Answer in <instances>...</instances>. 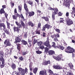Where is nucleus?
I'll use <instances>...</instances> for the list:
<instances>
[{
  "instance_id": "1",
  "label": "nucleus",
  "mask_w": 75,
  "mask_h": 75,
  "mask_svg": "<svg viewBox=\"0 0 75 75\" xmlns=\"http://www.w3.org/2000/svg\"><path fill=\"white\" fill-rule=\"evenodd\" d=\"M1 52L0 51V55H1V57H0V67L1 68H3L5 66V62L4 59V53H0Z\"/></svg>"
},
{
  "instance_id": "2",
  "label": "nucleus",
  "mask_w": 75,
  "mask_h": 75,
  "mask_svg": "<svg viewBox=\"0 0 75 75\" xmlns=\"http://www.w3.org/2000/svg\"><path fill=\"white\" fill-rule=\"evenodd\" d=\"M24 8L25 10V12H26V14H29V16L30 17H32V16H33L34 14H35V12L33 11H32L31 12H29V9L28 8V6L26 4L25 2L24 3Z\"/></svg>"
},
{
  "instance_id": "3",
  "label": "nucleus",
  "mask_w": 75,
  "mask_h": 75,
  "mask_svg": "<svg viewBox=\"0 0 75 75\" xmlns=\"http://www.w3.org/2000/svg\"><path fill=\"white\" fill-rule=\"evenodd\" d=\"M16 24L17 25V27H14L13 28V31L14 32H17L18 33H19L20 30V28H22V25L20 23H19L18 22L16 21L15 22Z\"/></svg>"
},
{
  "instance_id": "4",
  "label": "nucleus",
  "mask_w": 75,
  "mask_h": 75,
  "mask_svg": "<svg viewBox=\"0 0 75 75\" xmlns=\"http://www.w3.org/2000/svg\"><path fill=\"white\" fill-rule=\"evenodd\" d=\"M64 51L67 53H73L75 51V49L70 46H68L65 49Z\"/></svg>"
},
{
  "instance_id": "5",
  "label": "nucleus",
  "mask_w": 75,
  "mask_h": 75,
  "mask_svg": "<svg viewBox=\"0 0 75 75\" xmlns=\"http://www.w3.org/2000/svg\"><path fill=\"white\" fill-rule=\"evenodd\" d=\"M54 12L52 14V21H54V20H55V14H57L58 13V8H54Z\"/></svg>"
},
{
  "instance_id": "6",
  "label": "nucleus",
  "mask_w": 75,
  "mask_h": 75,
  "mask_svg": "<svg viewBox=\"0 0 75 75\" xmlns=\"http://www.w3.org/2000/svg\"><path fill=\"white\" fill-rule=\"evenodd\" d=\"M52 28V26L49 25L48 24H46L45 25L43 26L42 27V31H45L46 28H47V30H49L50 28Z\"/></svg>"
},
{
  "instance_id": "7",
  "label": "nucleus",
  "mask_w": 75,
  "mask_h": 75,
  "mask_svg": "<svg viewBox=\"0 0 75 75\" xmlns=\"http://www.w3.org/2000/svg\"><path fill=\"white\" fill-rule=\"evenodd\" d=\"M10 40L9 39H7L5 40V41L4 42V44L5 45H6L5 47L6 48L7 47H10L11 46V44L10 43Z\"/></svg>"
},
{
  "instance_id": "8",
  "label": "nucleus",
  "mask_w": 75,
  "mask_h": 75,
  "mask_svg": "<svg viewBox=\"0 0 75 75\" xmlns=\"http://www.w3.org/2000/svg\"><path fill=\"white\" fill-rule=\"evenodd\" d=\"M66 21L67 25H72V24H73L74 23V22H73L72 20L69 18V17H68L67 18Z\"/></svg>"
},
{
  "instance_id": "9",
  "label": "nucleus",
  "mask_w": 75,
  "mask_h": 75,
  "mask_svg": "<svg viewBox=\"0 0 75 75\" xmlns=\"http://www.w3.org/2000/svg\"><path fill=\"white\" fill-rule=\"evenodd\" d=\"M21 39H22V36L21 35L19 36V35H18V37L16 38L15 39V41L14 42V43L16 44L17 43V42H20L21 41Z\"/></svg>"
},
{
  "instance_id": "10",
  "label": "nucleus",
  "mask_w": 75,
  "mask_h": 75,
  "mask_svg": "<svg viewBox=\"0 0 75 75\" xmlns=\"http://www.w3.org/2000/svg\"><path fill=\"white\" fill-rule=\"evenodd\" d=\"M70 3H71V0H66L64 1L63 4L64 6H66V7H67V6L69 7L70 5Z\"/></svg>"
},
{
  "instance_id": "11",
  "label": "nucleus",
  "mask_w": 75,
  "mask_h": 75,
  "mask_svg": "<svg viewBox=\"0 0 75 75\" xmlns=\"http://www.w3.org/2000/svg\"><path fill=\"white\" fill-rule=\"evenodd\" d=\"M44 45L46 46L48 48H51V46L50 45V42L48 41H46L44 43Z\"/></svg>"
},
{
  "instance_id": "12",
  "label": "nucleus",
  "mask_w": 75,
  "mask_h": 75,
  "mask_svg": "<svg viewBox=\"0 0 75 75\" xmlns=\"http://www.w3.org/2000/svg\"><path fill=\"white\" fill-rule=\"evenodd\" d=\"M53 67L54 69H62V67L60 65L57 64V65H54L53 66Z\"/></svg>"
},
{
  "instance_id": "13",
  "label": "nucleus",
  "mask_w": 75,
  "mask_h": 75,
  "mask_svg": "<svg viewBox=\"0 0 75 75\" xmlns=\"http://www.w3.org/2000/svg\"><path fill=\"white\" fill-rule=\"evenodd\" d=\"M39 75H47V70L46 69H44L42 71H40L39 72Z\"/></svg>"
},
{
  "instance_id": "14",
  "label": "nucleus",
  "mask_w": 75,
  "mask_h": 75,
  "mask_svg": "<svg viewBox=\"0 0 75 75\" xmlns=\"http://www.w3.org/2000/svg\"><path fill=\"white\" fill-rule=\"evenodd\" d=\"M52 57L54 59H55L56 61H60V60L61 59V57H60L59 56H58L57 57L55 56H53Z\"/></svg>"
},
{
  "instance_id": "15",
  "label": "nucleus",
  "mask_w": 75,
  "mask_h": 75,
  "mask_svg": "<svg viewBox=\"0 0 75 75\" xmlns=\"http://www.w3.org/2000/svg\"><path fill=\"white\" fill-rule=\"evenodd\" d=\"M48 53L49 55H52L55 54V51L52 50H49Z\"/></svg>"
},
{
  "instance_id": "16",
  "label": "nucleus",
  "mask_w": 75,
  "mask_h": 75,
  "mask_svg": "<svg viewBox=\"0 0 75 75\" xmlns=\"http://www.w3.org/2000/svg\"><path fill=\"white\" fill-rule=\"evenodd\" d=\"M16 46L17 47V50L19 51H21V44L20 43H16Z\"/></svg>"
},
{
  "instance_id": "17",
  "label": "nucleus",
  "mask_w": 75,
  "mask_h": 75,
  "mask_svg": "<svg viewBox=\"0 0 75 75\" xmlns=\"http://www.w3.org/2000/svg\"><path fill=\"white\" fill-rule=\"evenodd\" d=\"M41 18L42 19H44L46 21H49V18L48 16H43L41 17Z\"/></svg>"
},
{
  "instance_id": "18",
  "label": "nucleus",
  "mask_w": 75,
  "mask_h": 75,
  "mask_svg": "<svg viewBox=\"0 0 75 75\" xmlns=\"http://www.w3.org/2000/svg\"><path fill=\"white\" fill-rule=\"evenodd\" d=\"M50 60H48L47 61H45L44 62V65H48V64H50Z\"/></svg>"
},
{
  "instance_id": "19",
  "label": "nucleus",
  "mask_w": 75,
  "mask_h": 75,
  "mask_svg": "<svg viewBox=\"0 0 75 75\" xmlns=\"http://www.w3.org/2000/svg\"><path fill=\"white\" fill-rule=\"evenodd\" d=\"M28 24L29 26H31L32 27H34V24L31 21L29 22L28 23Z\"/></svg>"
},
{
  "instance_id": "20",
  "label": "nucleus",
  "mask_w": 75,
  "mask_h": 75,
  "mask_svg": "<svg viewBox=\"0 0 75 75\" xmlns=\"http://www.w3.org/2000/svg\"><path fill=\"white\" fill-rule=\"evenodd\" d=\"M3 30L5 33H6L7 35H10V32L9 31L7 30L6 29V28H5L3 29Z\"/></svg>"
},
{
  "instance_id": "21",
  "label": "nucleus",
  "mask_w": 75,
  "mask_h": 75,
  "mask_svg": "<svg viewBox=\"0 0 75 75\" xmlns=\"http://www.w3.org/2000/svg\"><path fill=\"white\" fill-rule=\"evenodd\" d=\"M11 67L13 69H16V65L14 63H13L11 65Z\"/></svg>"
},
{
  "instance_id": "22",
  "label": "nucleus",
  "mask_w": 75,
  "mask_h": 75,
  "mask_svg": "<svg viewBox=\"0 0 75 75\" xmlns=\"http://www.w3.org/2000/svg\"><path fill=\"white\" fill-rule=\"evenodd\" d=\"M68 65L71 69H73L74 65L72 63H69Z\"/></svg>"
},
{
  "instance_id": "23",
  "label": "nucleus",
  "mask_w": 75,
  "mask_h": 75,
  "mask_svg": "<svg viewBox=\"0 0 75 75\" xmlns=\"http://www.w3.org/2000/svg\"><path fill=\"white\" fill-rule=\"evenodd\" d=\"M37 71H38V68L37 67H35L33 70V72L35 74H37Z\"/></svg>"
},
{
  "instance_id": "24",
  "label": "nucleus",
  "mask_w": 75,
  "mask_h": 75,
  "mask_svg": "<svg viewBox=\"0 0 75 75\" xmlns=\"http://www.w3.org/2000/svg\"><path fill=\"white\" fill-rule=\"evenodd\" d=\"M21 41L22 42H23V45H28V43H27V42L25 41V40H22Z\"/></svg>"
},
{
  "instance_id": "25",
  "label": "nucleus",
  "mask_w": 75,
  "mask_h": 75,
  "mask_svg": "<svg viewBox=\"0 0 75 75\" xmlns=\"http://www.w3.org/2000/svg\"><path fill=\"white\" fill-rule=\"evenodd\" d=\"M3 27L4 29L6 28V25L4 23H2L0 22V27Z\"/></svg>"
},
{
  "instance_id": "26",
  "label": "nucleus",
  "mask_w": 75,
  "mask_h": 75,
  "mask_svg": "<svg viewBox=\"0 0 75 75\" xmlns=\"http://www.w3.org/2000/svg\"><path fill=\"white\" fill-rule=\"evenodd\" d=\"M54 30H55V31L58 33H61V32H60V30L59 29H57V28L55 27H54Z\"/></svg>"
},
{
  "instance_id": "27",
  "label": "nucleus",
  "mask_w": 75,
  "mask_h": 75,
  "mask_svg": "<svg viewBox=\"0 0 75 75\" xmlns=\"http://www.w3.org/2000/svg\"><path fill=\"white\" fill-rule=\"evenodd\" d=\"M43 44V42L42 41H40L37 42V44L38 46H41Z\"/></svg>"
},
{
  "instance_id": "28",
  "label": "nucleus",
  "mask_w": 75,
  "mask_h": 75,
  "mask_svg": "<svg viewBox=\"0 0 75 75\" xmlns=\"http://www.w3.org/2000/svg\"><path fill=\"white\" fill-rule=\"evenodd\" d=\"M6 13L4 9L1 8L0 10V14L1 15L2 14H4Z\"/></svg>"
},
{
  "instance_id": "29",
  "label": "nucleus",
  "mask_w": 75,
  "mask_h": 75,
  "mask_svg": "<svg viewBox=\"0 0 75 75\" xmlns=\"http://www.w3.org/2000/svg\"><path fill=\"white\" fill-rule=\"evenodd\" d=\"M35 33H36V34H40L41 31L40 30H38V28H37L36 30V31H35Z\"/></svg>"
},
{
  "instance_id": "30",
  "label": "nucleus",
  "mask_w": 75,
  "mask_h": 75,
  "mask_svg": "<svg viewBox=\"0 0 75 75\" xmlns=\"http://www.w3.org/2000/svg\"><path fill=\"white\" fill-rule=\"evenodd\" d=\"M7 25V28L8 29H10V25L11 24L10 23H8V22L6 21V22Z\"/></svg>"
},
{
  "instance_id": "31",
  "label": "nucleus",
  "mask_w": 75,
  "mask_h": 75,
  "mask_svg": "<svg viewBox=\"0 0 75 75\" xmlns=\"http://www.w3.org/2000/svg\"><path fill=\"white\" fill-rule=\"evenodd\" d=\"M45 48V52L46 53H48V52H49V49L48 47H46Z\"/></svg>"
},
{
  "instance_id": "32",
  "label": "nucleus",
  "mask_w": 75,
  "mask_h": 75,
  "mask_svg": "<svg viewBox=\"0 0 75 75\" xmlns=\"http://www.w3.org/2000/svg\"><path fill=\"white\" fill-rule=\"evenodd\" d=\"M20 6H18V10L19 12H21V10H22V6L21 5H20Z\"/></svg>"
},
{
  "instance_id": "33",
  "label": "nucleus",
  "mask_w": 75,
  "mask_h": 75,
  "mask_svg": "<svg viewBox=\"0 0 75 75\" xmlns=\"http://www.w3.org/2000/svg\"><path fill=\"white\" fill-rule=\"evenodd\" d=\"M37 13H39V14H40V15H41L43 14V12H42L39 10H37Z\"/></svg>"
},
{
  "instance_id": "34",
  "label": "nucleus",
  "mask_w": 75,
  "mask_h": 75,
  "mask_svg": "<svg viewBox=\"0 0 75 75\" xmlns=\"http://www.w3.org/2000/svg\"><path fill=\"white\" fill-rule=\"evenodd\" d=\"M21 25H22V26L23 27H25V23L23 21H21Z\"/></svg>"
},
{
  "instance_id": "35",
  "label": "nucleus",
  "mask_w": 75,
  "mask_h": 75,
  "mask_svg": "<svg viewBox=\"0 0 75 75\" xmlns=\"http://www.w3.org/2000/svg\"><path fill=\"white\" fill-rule=\"evenodd\" d=\"M27 54H28V52H27V51L23 52H22V54L23 56H24V55H25Z\"/></svg>"
},
{
  "instance_id": "36",
  "label": "nucleus",
  "mask_w": 75,
  "mask_h": 75,
  "mask_svg": "<svg viewBox=\"0 0 75 75\" xmlns=\"http://www.w3.org/2000/svg\"><path fill=\"white\" fill-rule=\"evenodd\" d=\"M59 49H60L61 50H64V49L65 48V47H64L63 46L61 45L59 46Z\"/></svg>"
},
{
  "instance_id": "37",
  "label": "nucleus",
  "mask_w": 75,
  "mask_h": 75,
  "mask_svg": "<svg viewBox=\"0 0 75 75\" xmlns=\"http://www.w3.org/2000/svg\"><path fill=\"white\" fill-rule=\"evenodd\" d=\"M21 74L22 75H24V74H25V70L24 69H23L22 70H21Z\"/></svg>"
},
{
  "instance_id": "38",
  "label": "nucleus",
  "mask_w": 75,
  "mask_h": 75,
  "mask_svg": "<svg viewBox=\"0 0 75 75\" xmlns=\"http://www.w3.org/2000/svg\"><path fill=\"white\" fill-rule=\"evenodd\" d=\"M38 41L37 40H36L35 38H34L33 40V45H35V44Z\"/></svg>"
},
{
  "instance_id": "39",
  "label": "nucleus",
  "mask_w": 75,
  "mask_h": 75,
  "mask_svg": "<svg viewBox=\"0 0 75 75\" xmlns=\"http://www.w3.org/2000/svg\"><path fill=\"white\" fill-rule=\"evenodd\" d=\"M12 18L13 20H17V16L15 15H12Z\"/></svg>"
},
{
  "instance_id": "40",
  "label": "nucleus",
  "mask_w": 75,
  "mask_h": 75,
  "mask_svg": "<svg viewBox=\"0 0 75 75\" xmlns=\"http://www.w3.org/2000/svg\"><path fill=\"white\" fill-rule=\"evenodd\" d=\"M36 53H37L38 54H40L42 53V52L40 51V50H38L36 51Z\"/></svg>"
},
{
  "instance_id": "41",
  "label": "nucleus",
  "mask_w": 75,
  "mask_h": 75,
  "mask_svg": "<svg viewBox=\"0 0 75 75\" xmlns=\"http://www.w3.org/2000/svg\"><path fill=\"white\" fill-rule=\"evenodd\" d=\"M28 3L30 5H33V2L31 1H28Z\"/></svg>"
},
{
  "instance_id": "42",
  "label": "nucleus",
  "mask_w": 75,
  "mask_h": 75,
  "mask_svg": "<svg viewBox=\"0 0 75 75\" xmlns=\"http://www.w3.org/2000/svg\"><path fill=\"white\" fill-rule=\"evenodd\" d=\"M31 40L30 39H28V42L29 43L30 46L31 47L32 46V45H31Z\"/></svg>"
},
{
  "instance_id": "43",
  "label": "nucleus",
  "mask_w": 75,
  "mask_h": 75,
  "mask_svg": "<svg viewBox=\"0 0 75 75\" xmlns=\"http://www.w3.org/2000/svg\"><path fill=\"white\" fill-rule=\"evenodd\" d=\"M41 22H39L38 25V28H41Z\"/></svg>"
},
{
  "instance_id": "44",
  "label": "nucleus",
  "mask_w": 75,
  "mask_h": 75,
  "mask_svg": "<svg viewBox=\"0 0 75 75\" xmlns=\"http://www.w3.org/2000/svg\"><path fill=\"white\" fill-rule=\"evenodd\" d=\"M42 34H43V37H47V36L46 35V33L45 32H43Z\"/></svg>"
},
{
  "instance_id": "45",
  "label": "nucleus",
  "mask_w": 75,
  "mask_h": 75,
  "mask_svg": "<svg viewBox=\"0 0 75 75\" xmlns=\"http://www.w3.org/2000/svg\"><path fill=\"white\" fill-rule=\"evenodd\" d=\"M54 37H55L56 38H57V37L59 38V34H57V35H56V34H55Z\"/></svg>"
},
{
  "instance_id": "46",
  "label": "nucleus",
  "mask_w": 75,
  "mask_h": 75,
  "mask_svg": "<svg viewBox=\"0 0 75 75\" xmlns=\"http://www.w3.org/2000/svg\"><path fill=\"white\" fill-rule=\"evenodd\" d=\"M64 19H60L59 20V23H64Z\"/></svg>"
},
{
  "instance_id": "47",
  "label": "nucleus",
  "mask_w": 75,
  "mask_h": 75,
  "mask_svg": "<svg viewBox=\"0 0 75 75\" xmlns=\"http://www.w3.org/2000/svg\"><path fill=\"white\" fill-rule=\"evenodd\" d=\"M39 48L40 49H41L42 50V49H44V48H44V46L43 45L40 46V47Z\"/></svg>"
},
{
  "instance_id": "48",
  "label": "nucleus",
  "mask_w": 75,
  "mask_h": 75,
  "mask_svg": "<svg viewBox=\"0 0 75 75\" xmlns=\"http://www.w3.org/2000/svg\"><path fill=\"white\" fill-rule=\"evenodd\" d=\"M19 58L20 59V61H23V56H21L20 57H19Z\"/></svg>"
},
{
  "instance_id": "49",
  "label": "nucleus",
  "mask_w": 75,
  "mask_h": 75,
  "mask_svg": "<svg viewBox=\"0 0 75 75\" xmlns=\"http://www.w3.org/2000/svg\"><path fill=\"white\" fill-rule=\"evenodd\" d=\"M54 8H52L51 7H49L48 8V10H54Z\"/></svg>"
},
{
  "instance_id": "50",
  "label": "nucleus",
  "mask_w": 75,
  "mask_h": 75,
  "mask_svg": "<svg viewBox=\"0 0 75 75\" xmlns=\"http://www.w3.org/2000/svg\"><path fill=\"white\" fill-rule=\"evenodd\" d=\"M52 44H53L52 45V47H55V43L54 42H52Z\"/></svg>"
},
{
  "instance_id": "51",
  "label": "nucleus",
  "mask_w": 75,
  "mask_h": 75,
  "mask_svg": "<svg viewBox=\"0 0 75 75\" xmlns=\"http://www.w3.org/2000/svg\"><path fill=\"white\" fill-rule=\"evenodd\" d=\"M3 35V38H5V37H6V33L5 32H4L2 34Z\"/></svg>"
},
{
  "instance_id": "52",
  "label": "nucleus",
  "mask_w": 75,
  "mask_h": 75,
  "mask_svg": "<svg viewBox=\"0 0 75 75\" xmlns=\"http://www.w3.org/2000/svg\"><path fill=\"white\" fill-rule=\"evenodd\" d=\"M59 15V16H62V13H61V12H59V13H58Z\"/></svg>"
},
{
  "instance_id": "53",
  "label": "nucleus",
  "mask_w": 75,
  "mask_h": 75,
  "mask_svg": "<svg viewBox=\"0 0 75 75\" xmlns=\"http://www.w3.org/2000/svg\"><path fill=\"white\" fill-rule=\"evenodd\" d=\"M20 17L21 18H23V19H24V16H23V14H21L20 15Z\"/></svg>"
},
{
  "instance_id": "54",
  "label": "nucleus",
  "mask_w": 75,
  "mask_h": 75,
  "mask_svg": "<svg viewBox=\"0 0 75 75\" xmlns=\"http://www.w3.org/2000/svg\"><path fill=\"white\" fill-rule=\"evenodd\" d=\"M2 9H4V8H6V5H3L2 6Z\"/></svg>"
},
{
  "instance_id": "55",
  "label": "nucleus",
  "mask_w": 75,
  "mask_h": 75,
  "mask_svg": "<svg viewBox=\"0 0 75 75\" xmlns=\"http://www.w3.org/2000/svg\"><path fill=\"white\" fill-rule=\"evenodd\" d=\"M16 17H19V18H20V15L19 14H18V13H16Z\"/></svg>"
},
{
  "instance_id": "56",
  "label": "nucleus",
  "mask_w": 75,
  "mask_h": 75,
  "mask_svg": "<svg viewBox=\"0 0 75 75\" xmlns=\"http://www.w3.org/2000/svg\"><path fill=\"white\" fill-rule=\"evenodd\" d=\"M4 15L5 16V17L6 18H7V16H8V14L6 13V12H5L4 13Z\"/></svg>"
},
{
  "instance_id": "57",
  "label": "nucleus",
  "mask_w": 75,
  "mask_h": 75,
  "mask_svg": "<svg viewBox=\"0 0 75 75\" xmlns=\"http://www.w3.org/2000/svg\"><path fill=\"white\" fill-rule=\"evenodd\" d=\"M53 40L54 41H55V42H57V41H58V39H57V38H54L53 39Z\"/></svg>"
},
{
  "instance_id": "58",
  "label": "nucleus",
  "mask_w": 75,
  "mask_h": 75,
  "mask_svg": "<svg viewBox=\"0 0 75 75\" xmlns=\"http://www.w3.org/2000/svg\"><path fill=\"white\" fill-rule=\"evenodd\" d=\"M25 73H26V74H27L28 73V69H27V68H25Z\"/></svg>"
},
{
  "instance_id": "59",
  "label": "nucleus",
  "mask_w": 75,
  "mask_h": 75,
  "mask_svg": "<svg viewBox=\"0 0 75 75\" xmlns=\"http://www.w3.org/2000/svg\"><path fill=\"white\" fill-rule=\"evenodd\" d=\"M24 36L25 38H27V33H25Z\"/></svg>"
},
{
  "instance_id": "60",
  "label": "nucleus",
  "mask_w": 75,
  "mask_h": 75,
  "mask_svg": "<svg viewBox=\"0 0 75 75\" xmlns=\"http://www.w3.org/2000/svg\"><path fill=\"white\" fill-rule=\"evenodd\" d=\"M32 66H33V62H30L29 64V67H32Z\"/></svg>"
},
{
  "instance_id": "61",
  "label": "nucleus",
  "mask_w": 75,
  "mask_h": 75,
  "mask_svg": "<svg viewBox=\"0 0 75 75\" xmlns=\"http://www.w3.org/2000/svg\"><path fill=\"white\" fill-rule=\"evenodd\" d=\"M11 4L12 5V6H11L12 7H14V3L11 2Z\"/></svg>"
},
{
  "instance_id": "62",
  "label": "nucleus",
  "mask_w": 75,
  "mask_h": 75,
  "mask_svg": "<svg viewBox=\"0 0 75 75\" xmlns=\"http://www.w3.org/2000/svg\"><path fill=\"white\" fill-rule=\"evenodd\" d=\"M18 71H19V72L21 71V70L22 71V68H18Z\"/></svg>"
},
{
  "instance_id": "63",
  "label": "nucleus",
  "mask_w": 75,
  "mask_h": 75,
  "mask_svg": "<svg viewBox=\"0 0 75 75\" xmlns=\"http://www.w3.org/2000/svg\"><path fill=\"white\" fill-rule=\"evenodd\" d=\"M66 17H68L69 16V13L67 12L66 14Z\"/></svg>"
},
{
  "instance_id": "64",
  "label": "nucleus",
  "mask_w": 75,
  "mask_h": 75,
  "mask_svg": "<svg viewBox=\"0 0 75 75\" xmlns=\"http://www.w3.org/2000/svg\"><path fill=\"white\" fill-rule=\"evenodd\" d=\"M67 75H72V74L70 72H68Z\"/></svg>"
}]
</instances>
